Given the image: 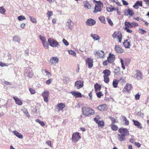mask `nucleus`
Instances as JSON below:
<instances>
[{
    "mask_svg": "<svg viewBox=\"0 0 149 149\" xmlns=\"http://www.w3.org/2000/svg\"><path fill=\"white\" fill-rule=\"evenodd\" d=\"M69 53L71 54H73V55H75L76 54L75 52L73 51L70 50L69 51Z\"/></svg>",
    "mask_w": 149,
    "mask_h": 149,
    "instance_id": "obj_59",
    "label": "nucleus"
},
{
    "mask_svg": "<svg viewBox=\"0 0 149 149\" xmlns=\"http://www.w3.org/2000/svg\"><path fill=\"white\" fill-rule=\"evenodd\" d=\"M139 30L140 31V32L141 34H143L146 32V31L145 30H143L142 28H139Z\"/></svg>",
    "mask_w": 149,
    "mask_h": 149,
    "instance_id": "obj_48",
    "label": "nucleus"
},
{
    "mask_svg": "<svg viewBox=\"0 0 149 149\" xmlns=\"http://www.w3.org/2000/svg\"><path fill=\"white\" fill-rule=\"evenodd\" d=\"M112 37L113 38L116 39L119 42H121L122 34L121 31H117L114 32L112 35Z\"/></svg>",
    "mask_w": 149,
    "mask_h": 149,
    "instance_id": "obj_5",
    "label": "nucleus"
},
{
    "mask_svg": "<svg viewBox=\"0 0 149 149\" xmlns=\"http://www.w3.org/2000/svg\"><path fill=\"white\" fill-rule=\"evenodd\" d=\"M101 88V86L100 85L97 84L96 83L94 85V89L95 92H97L100 90Z\"/></svg>",
    "mask_w": 149,
    "mask_h": 149,
    "instance_id": "obj_29",
    "label": "nucleus"
},
{
    "mask_svg": "<svg viewBox=\"0 0 149 149\" xmlns=\"http://www.w3.org/2000/svg\"><path fill=\"white\" fill-rule=\"evenodd\" d=\"M111 126L112 130L114 131H116L118 129V127L117 126L115 125L114 124H111Z\"/></svg>",
    "mask_w": 149,
    "mask_h": 149,
    "instance_id": "obj_36",
    "label": "nucleus"
},
{
    "mask_svg": "<svg viewBox=\"0 0 149 149\" xmlns=\"http://www.w3.org/2000/svg\"><path fill=\"white\" fill-rule=\"evenodd\" d=\"M115 51L118 53L121 54L124 52V50L119 45H116L114 48Z\"/></svg>",
    "mask_w": 149,
    "mask_h": 149,
    "instance_id": "obj_19",
    "label": "nucleus"
},
{
    "mask_svg": "<svg viewBox=\"0 0 149 149\" xmlns=\"http://www.w3.org/2000/svg\"><path fill=\"white\" fill-rule=\"evenodd\" d=\"M123 4L124 5H128V2L124 0H122Z\"/></svg>",
    "mask_w": 149,
    "mask_h": 149,
    "instance_id": "obj_61",
    "label": "nucleus"
},
{
    "mask_svg": "<svg viewBox=\"0 0 149 149\" xmlns=\"http://www.w3.org/2000/svg\"><path fill=\"white\" fill-rule=\"evenodd\" d=\"M107 59L109 63H113L115 59V55L114 54L109 53V56L107 58Z\"/></svg>",
    "mask_w": 149,
    "mask_h": 149,
    "instance_id": "obj_17",
    "label": "nucleus"
},
{
    "mask_svg": "<svg viewBox=\"0 0 149 149\" xmlns=\"http://www.w3.org/2000/svg\"><path fill=\"white\" fill-rule=\"evenodd\" d=\"M122 78H120V80H114L113 81V85L114 88H116L118 86V84L119 82L122 79Z\"/></svg>",
    "mask_w": 149,
    "mask_h": 149,
    "instance_id": "obj_31",
    "label": "nucleus"
},
{
    "mask_svg": "<svg viewBox=\"0 0 149 149\" xmlns=\"http://www.w3.org/2000/svg\"><path fill=\"white\" fill-rule=\"evenodd\" d=\"M48 42L49 45L52 47H57L58 45V42L52 38H49L48 39Z\"/></svg>",
    "mask_w": 149,
    "mask_h": 149,
    "instance_id": "obj_9",
    "label": "nucleus"
},
{
    "mask_svg": "<svg viewBox=\"0 0 149 149\" xmlns=\"http://www.w3.org/2000/svg\"><path fill=\"white\" fill-rule=\"evenodd\" d=\"M86 64L87 65L89 68H91L93 66V61L91 58H88L86 61Z\"/></svg>",
    "mask_w": 149,
    "mask_h": 149,
    "instance_id": "obj_15",
    "label": "nucleus"
},
{
    "mask_svg": "<svg viewBox=\"0 0 149 149\" xmlns=\"http://www.w3.org/2000/svg\"><path fill=\"white\" fill-rule=\"evenodd\" d=\"M42 95L44 98L45 102H47L49 101V92L47 91H44L42 94Z\"/></svg>",
    "mask_w": 149,
    "mask_h": 149,
    "instance_id": "obj_11",
    "label": "nucleus"
},
{
    "mask_svg": "<svg viewBox=\"0 0 149 149\" xmlns=\"http://www.w3.org/2000/svg\"><path fill=\"white\" fill-rule=\"evenodd\" d=\"M96 56L99 57L104 58V56L105 54L102 51H98L96 52L95 54Z\"/></svg>",
    "mask_w": 149,
    "mask_h": 149,
    "instance_id": "obj_20",
    "label": "nucleus"
},
{
    "mask_svg": "<svg viewBox=\"0 0 149 149\" xmlns=\"http://www.w3.org/2000/svg\"><path fill=\"white\" fill-rule=\"evenodd\" d=\"M81 138V136L78 132H75L72 135V140L74 142H78Z\"/></svg>",
    "mask_w": 149,
    "mask_h": 149,
    "instance_id": "obj_8",
    "label": "nucleus"
},
{
    "mask_svg": "<svg viewBox=\"0 0 149 149\" xmlns=\"http://www.w3.org/2000/svg\"><path fill=\"white\" fill-rule=\"evenodd\" d=\"M143 1L147 6H149V0H143Z\"/></svg>",
    "mask_w": 149,
    "mask_h": 149,
    "instance_id": "obj_62",
    "label": "nucleus"
},
{
    "mask_svg": "<svg viewBox=\"0 0 149 149\" xmlns=\"http://www.w3.org/2000/svg\"><path fill=\"white\" fill-rule=\"evenodd\" d=\"M96 94L97 97L98 98H100L101 96H103V94H102V92L101 91H100L98 92H97L96 93Z\"/></svg>",
    "mask_w": 149,
    "mask_h": 149,
    "instance_id": "obj_45",
    "label": "nucleus"
},
{
    "mask_svg": "<svg viewBox=\"0 0 149 149\" xmlns=\"http://www.w3.org/2000/svg\"><path fill=\"white\" fill-rule=\"evenodd\" d=\"M99 19L101 22L104 24H106V21L105 17L104 16H100L99 17Z\"/></svg>",
    "mask_w": 149,
    "mask_h": 149,
    "instance_id": "obj_37",
    "label": "nucleus"
},
{
    "mask_svg": "<svg viewBox=\"0 0 149 149\" xmlns=\"http://www.w3.org/2000/svg\"><path fill=\"white\" fill-rule=\"evenodd\" d=\"M71 93L74 96L75 98L82 97L81 94L80 92L72 91L71 92Z\"/></svg>",
    "mask_w": 149,
    "mask_h": 149,
    "instance_id": "obj_25",
    "label": "nucleus"
},
{
    "mask_svg": "<svg viewBox=\"0 0 149 149\" xmlns=\"http://www.w3.org/2000/svg\"><path fill=\"white\" fill-rule=\"evenodd\" d=\"M84 82L79 80L76 81L74 84V86L76 87L77 89H79L82 88L84 86Z\"/></svg>",
    "mask_w": 149,
    "mask_h": 149,
    "instance_id": "obj_13",
    "label": "nucleus"
},
{
    "mask_svg": "<svg viewBox=\"0 0 149 149\" xmlns=\"http://www.w3.org/2000/svg\"><path fill=\"white\" fill-rule=\"evenodd\" d=\"M96 4H95L93 12L96 13L101 11V8L103 6V4L100 1H96Z\"/></svg>",
    "mask_w": 149,
    "mask_h": 149,
    "instance_id": "obj_6",
    "label": "nucleus"
},
{
    "mask_svg": "<svg viewBox=\"0 0 149 149\" xmlns=\"http://www.w3.org/2000/svg\"><path fill=\"white\" fill-rule=\"evenodd\" d=\"M13 133L16 136L18 137L20 139H22L23 138V136L22 135L19 133L18 132L16 131H14L13 132Z\"/></svg>",
    "mask_w": 149,
    "mask_h": 149,
    "instance_id": "obj_32",
    "label": "nucleus"
},
{
    "mask_svg": "<svg viewBox=\"0 0 149 149\" xmlns=\"http://www.w3.org/2000/svg\"><path fill=\"white\" fill-rule=\"evenodd\" d=\"M13 98L15 101L16 104L19 105H21L22 104V100L18 98L13 97Z\"/></svg>",
    "mask_w": 149,
    "mask_h": 149,
    "instance_id": "obj_26",
    "label": "nucleus"
},
{
    "mask_svg": "<svg viewBox=\"0 0 149 149\" xmlns=\"http://www.w3.org/2000/svg\"><path fill=\"white\" fill-rule=\"evenodd\" d=\"M42 44L43 45L45 49L48 48L49 45L46 41L45 42H42Z\"/></svg>",
    "mask_w": 149,
    "mask_h": 149,
    "instance_id": "obj_44",
    "label": "nucleus"
},
{
    "mask_svg": "<svg viewBox=\"0 0 149 149\" xmlns=\"http://www.w3.org/2000/svg\"><path fill=\"white\" fill-rule=\"evenodd\" d=\"M29 17L31 21L33 23H36L37 22L36 19L35 18L31 16H29Z\"/></svg>",
    "mask_w": 149,
    "mask_h": 149,
    "instance_id": "obj_41",
    "label": "nucleus"
},
{
    "mask_svg": "<svg viewBox=\"0 0 149 149\" xmlns=\"http://www.w3.org/2000/svg\"><path fill=\"white\" fill-rule=\"evenodd\" d=\"M138 26V24L134 22L131 23L129 22L125 21V28L124 29L126 30L127 32L129 33H132V31L130 29Z\"/></svg>",
    "mask_w": 149,
    "mask_h": 149,
    "instance_id": "obj_2",
    "label": "nucleus"
},
{
    "mask_svg": "<svg viewBox=\"0 0 149 149\" xmlns=\"http://www.w3.org/2000/svg\"><path fill=\"white\" fill-rule=\"evenodd\" d=\"M59 59L56 57H52L50 58V62L53 65L58 63Z\"/></svg>",
    "mask_w": 149,
    "mask_h": 149,
    "instance_id": "obj_21",
    "label": "nucleus"
},
{
    "mask_svg": "<svg viewBox=\"0 0 149 149\" xmlns=\"http://www.w3.org/2000/svg\"><path fill=\"white\" fill-rule=\"evenodd\" d=\"M118 132L121 134H117V138L120 141L125 140V136L129 134V132L128 130L126 128H120L118 130Z\"/></svg>",
    "mask_w": 149,
    "mask_h": 149,
    "instance_id": "obj_1",
    "label": "nucleus"
},
{
    "mask_svg": "<svg viewBox=\"0 0 149 149\" xmlns=\"http://www.w3.org/2000/svg\"><path fill=\"white\" fill-rule=\"evenodd\" d=\"M39 38L40 40L42 42L46 41L45 38L42 35H40L39 36Z\"/></svg>",
    "mask_w": 149,
    "mask_h": 149,
    "instance_id": "obj_46",
    "label": "nucleus"
},
{
    "mask_svg": "<svg viewBox=\"0 0 149 149\" xmlns=\"http://www.w3.org/2000/svg\"><path fill=\"white\" fill-rule=\"evenodd\" d=\"M52 79H49L47 80L46 81V84H47L49 85V84L52 81Z\"/></svg>",
    "mask_w": 149,
    "mask_h": 149,
    "instance_id": "obj_55",
    "label": "nucleus"
},
{
    "mask_svg": "<svg viewBox=\"0 0 149 149\" xmlns=\"http://www.w3.org/2000/svg\"><path fill=\"white\" fill-rule=\"evenodd\" d=\"M29 90L31 94H34L36 93L35 90L32 88H30Z\"/></svg>",
    "mask_w": 149,
    "mask_h": 149,
    "instance_id": "obj_49",
    "label": "nucleus"
},
{
    "mask_svg": "<svg viewBox=\"0 0 149 149\" xmlns=\"http://www.w3.org/2000/svg\"><path fill=\"white\" fill-rule=\"evenodd\" d=\"M63 42L65 45L66 46L69 45L68 42L65 39H63Z\"/></svg>",
    "mask_w": 149,
    "mask_h": 149,
    "instance_id": "obj_54",
    "label": "nucleus"
},
{
    "mask_svg": "<svg viewBox=\"0 0 149 149\" xmlns=\"http://www.w3.org/2000/svg\"><path fill=\"white\" fill-rule=\"evenodd\" d=\"M135 98L136 100H139L140 98V95L138 94H137L135 95Z\"/></svg>",
    "mask_w": 149,
    "mask_h": 149,
    "instance_id": "obj_63",
    "label": "nucleus"
},
{
    "mask_svg": "<svg viewBox=\"0 0 149 149\" xmlns=\"http://www.w3.org/2000/svg\"><path fill=\"white\" fill-rule=\"evenodd\" d=\"M123 121L125 122V124L126 125H128L129 124V122L126 117L123 116Z\"/></svg>",
    "mask_w": 149,
    "mask_h": 149,
    "instance_id": "obj_34",
    "label": "nucleus"
},
{
    "mask_svg": "<svg viewBox=\"0 0 149 149\" xmlns=\"http://www.w3.org/2000/svg\"><path fill=\"white\" fill-rule=\"evenodd\" d=\"M65 107V104L61 103H58L56 107L58 110V111H60L62 110Z\"/></svg>",
    "mask_w": 149,
    "mask_h": 149,
    "instance_id": "obj_22",
    "label": "nucleus"
},
{
    "mask_svg": "<svg viewBox=\"0 0 149 149\" xmlns=\"http://www.w3.org/2000/svg\"><path fill=\"white\" fill-rule=\"evenodd\" d=\"M46 143L50 147H52L51 142V141L49 140L48 141L46 142Z\"/></svg>",
    "mask_w": 149,
    "mask_h": 149,
    "instance_id": "obj_60",
    "label": "nucleus"
},
{
    "mask_svg": "<svg viewBox=\"0 0 149 149\" xmlns=\"http://www.w3.org/2000/svg\"><path fill=\"white\" fill-rule=\"evenodd\" d=\"M68 26L69 28H71L73 26L74 24L70 19L68 20Z\"/></svg>",
    "mask_w": 149,
    "mask_h": 149,
    "instance_id": "obj_35",
    "label": "nucleus"
},
{
    "mask_svg": "<svg viewBox=\"0 0 149 149\" xmlns=\"http://www.w3.org/2000/svg\"><path fill=\"white\" fill-rule=\"evenodd\" d=\"M102 73L104 74L103 77L104 82L106 83H108L109 81V76L111 74V72L109 70L106 69L103 70Z\"/></svg>",
    "mask_w": 149,
    "mask_h": 149,
    "instance_id": "obj_4",
    "label": "nucleus"
},
{
    "mask_svg": "<svg viewBox=\"0 0 149 149\" xmlns=\"http://www.w3.org/2000/svg\"><path fill=\"white\" fill-rule=\"evenodd\" d=\"M109 63L108 59L107 60L104 61L103 62V64L104 66H106L107 65L108 63Z\"/></svg>",
    "mask_w": 149,
    "mask_h": 149,
    "instance_id": "obj_57",
    "label": "nucleus"
},
{
    "mask_svg": "<svg viewBox=\"0 0 149 149\" xmlns=\"http://www.w3.org/2000/svg\"><path fill=\"white\" fill-rule=\"evenodd\" d=\"M132 86L130 84L127 83L126 84V86L123 89V93L127 92L128 93L129 91L132 89Z\"/></svg>",
    "mask_w": 149,
    "mask_h": 149,
    "instance_id": "obj_12",
    "label": "nucleus"
},
{
    "mask_svg": "<svg viewBox=\"0 0 149 149\" xmlns=\"http://www.w3.org/2000/svg\"><path fill=\"white\" fill-rule=\"evenodd\" d=\"M86 24L89 26H92L95 24L96 22L94 20H93L91 19H90L86 21Z\"/></svg>",
    "mask_w": 149,
    "mask_h": 149,
    "instance_id": "obj_24",
    "label": "nucleus"
},
{
    "mask_svg": "<svg viewBox=\"0 0 149 149\" xmlns=\"http://www.w3.org/2000/svg\"><path fill=\"white\" fill-rule=\"evenodd\" d=\"M135 73L134 74V77L137 80H140L143 79V74L141 72L138 70L135 71Z\"/></svg>",
    "mask_w": 149,
    "mask_h": 149,
    "instance_id": "obj_7",
    "label": "nucleus"
},
{
    "mask_svg": "<svg viewBox=\"0 0 149 149\" xmlns=\"http://www.w3.org/2000/svg\"><path fill=\"white\" fill-rule=\"evenodd\" d=\"M134 143V144L138 148L140 147L141 146V144L139 142H135Z\"/></svg>",
    "mask_w": 149,
    "mask_h": 149,
    "instance_id": "obj_56",
    "label": "nucleus"
},
{
    "mask_svg": "<svg viewBox=\"0 0 149 149\" xmlns=\"http://www.w3.org/2000/svg\"><path fill=\"white\" fill-rule=\"evenodd\" d=\"M109 118L111 120V124H115L116 123V119L115 118L111 116H110L109 117Z\"/></svg>",
    "mask_w": 149,
    "mask_h": 149,
    "instance_id": "obj_40",
    "label": "nucleus"
},
{
    "mask_svg": "<svg viewBox=\"0 0 149 149\" xmlns=\"http://www.w3.org/2000/svg\"><path fill=\"white\" fill-rule=\"evenodd\" d=\"M132 121L134 123V125L138 128L142 129L143 128L142 125L139 122L134 119H133Z\"/></svg>",
    "mask_w": 149,
    "mask_h": 149,
    "instance_id": "obj_16",
    "label": "nucleus"
},
{
    "mask_svg": "<svg viewBox=\"0 0 149 149\" xmlns=\"http://www.w3.org/2000/svg\"><path fill=\"white\" fill-rule=\"evenodd\" d=\"M47 14L48 16H51L53 15L52 12L51 11H48Z\"/></svg>",
    "mask_w": 149,
    "mask_h": 149,
    "instance_id": "obj_52",
    "label": "nucleus"
},
{
    "mask_svg": "<svg viewBox=\"0 0 149 149\" xmlns=\"http://www.w3.org/2000/svg\"><path fill=\"white\" fill-rule=\"evenodd\" d=\"M107 22L109 23V24L111 26H113V24L111 20L110 19H109L108 18H107Z\"/></svg>",
    "mask_w": 149,
    "mask_h": 149,
    "instance_id": "obj_51",
    "label": "nucleus"
},
{
    "mask_svg": "<svg viewBox=\"0 0 149 149\" xmlns=\"http://www.w3.org/2000/svg\"><path fill=\"white\" fill-rule=\"evenodd\" d=\"M120 62H121V67L123 70H125V64L126 63H124V61H123V60L122 59V58H120Z\"/></svg>",
    "mask_w": 149,
    "mask_h": 149,
    "instance_id": "obj_39",
    "label": "nucleus"
},
{
    "mask_svg": "<svg viewBox=\"0 0 149 149\" xmlns=\"http://www.w3.org/2000/svg\"><path fill=\"white\" fill-rule=\"evenodd\" d=\"M82 113L86 116L93 115L95 113V111L92 108L89 107H83L82 108Z\"/></svg>",
    "mask_w": 149,
    "mask_h": 149,
    "instance_id": "obj_3",
    "label": "nucleus"
},
{
    "mask_svg": "<svg viewBox=\"0 0 149 149\" xmlns=\"http://www.w3.org/2000/svg\"><path fill=\"white\" fill-rule=\"evenodd\" d=\"M13 39L14 40H16L19 43V42L20 41V38L17 36H15L13 38Z\"/></svg>",
    "mask_w": 149,
    "mask_h": 149,
    "instance_id": "obj_50",
    "label": "nucleus"
},
{
    "mask_svg": "<svg viewBox=\"0 0 149 149\" xmlns=\"http://www.w3.org/2000/svg\"><path fill=\"white\" fill-rule=\"evenodd\" d=\"M120 70V69L119 68H117L115 69L114 71V73L115 74V75H117L119 73Z\"/></svg>",
    "mask_w": 149,
    "mask_h": 149,
    "instance_id": "obj_43",
    "label": "nucleus"
},
{
    "mask_svg": "<svg viewBox=\"0 0 149 149\" xmlns=\"http://www.w3.org/2000/svg\"><path fill=\"white\" fill-rule=\"evenodd\" d=\"M134 14L133 11L132 9H126L124 11V15L126 16L129 15L130 16L132 17Z\"/></svg>",
    "mask_w": 149,
    "mask_h": 149,
    "instance_id": "obj_14",
    "label": "nucleus"
},
{
    "mask_svg": "<svg viewBox=\"0 0 149 149\" xmlns=\"http://www.w3.org/2000/svg\"><path fill=\"white\" fill-rule=\"evenodd\" d=\"M134 139L133 138H131L130 139V142L132 143H134Z\"/></svg>",
    "mask_w": 149,
    "mask_h": 149,
    "instance_id": "obj_64",
    "label": "nucleus"
},
{
    "mask_svg": "<svg viewBox=\"0 0 149 149\" xmlns=\"http://www.w3.org/2000/svg\"><path fill=\"white\" fill-rule=\"evenodd\" d=\"M43 70L46 73L47 75H50V77L52 75L51 73L50 72L47 70H46L43 69Z\"/></svg>",
    "mask_w": 149,
    "mask_h": 149,
    "instance_id": "obj_58",
    "label": "nucleus"
},
{
    "mask_svg": "<svg viewBox=\"0 0 149 149\" xmlns=\"http://www.w3.org/2000/svg\"><path fill=\"white\" fill-rule=\"evenodd\" d=\"M84 7L86 9H90L91 6L90 4L88 1H85L83 2Z\"/></svg>",
    "mask_w": 149,
    "mask_h": 149,
    "instance_id": "obj_28",
    "label": "nucleus"
},
{
    "mask_svg": "<svg viewBox=\"0 0 149 149\" xmlns=\"http://www.w3.org/2000/svg\"><path fill=\"white\" fill-rule=\"evenodd\" d=\"M94 120L96 123L98 124V127H102L104 125V123L103 120L99 121L96 118H95Z\"/></svg>",
    "mask_w": 149,
    "mask_h": 149,
    "instance_id": "obj_18",
    "label": "nucleus"
},
{
    "mask_svg": "<svg viewBox=\"0 0 149 149\" xmlns=\"http://www.w3.org/2000/svg\"><path fill=\"white\" fill-rule=\"evenodd\" d=\"M123 44L126 48H129L131 45L130 42L128 41L127 39L124 40L123 43Z\"/></svg>",
    "mask_w": 149,
    "mask_h": 149,
    "instance_id": "obj_27",
    "label": "nucleus"
},
{
    "mask_svg": "<svg viewBox=\"0 0 149 149\" xmlns=\"http://www.w3.org/2000/svg\"><path fill=\"white\" fill-rule=\"evenodd\" d=\"M108 12H112L116 10V9L112 5H110L106 8Z\"/></svg>",
    "mask_w": 149,
    "mask_h": 149,
    "instance_id": "obj_30",
    "label": "nucleus"
},
{
    "mask_svg": "<svg viewBox=\"0 0 149 149\" xmlns=\"http://www.w3.org/2000/svg\"><path fill=\"white\" fill-rule=\"evenodd\" d=\"M91 36L95 40H98L100 39L99 36L97 34H91Z\"/></svg>",
    "mask_w": 149,
    "mask_h": 149,
    "instance_id": "obj_33",
    "label": "nucleus"
},
{
    "mask_svg": "<svg viewBox=\"0 0 149 149\" xmlns=\"http://www.w3.org/2000/svg\"><path fill=\"white\" fill-rule=\"evenodd\" d=\"M97 109L100 111H106L108 109V106L106 104H101L99 105Z\"/></svg>",
    "mask_w": 149,
    "mask_h": 149,
    "instance_id": "obj_10",
    "label": "nucleus"
},
{
    "mask_svg": "<svg viewBox=\"0 0 149 149\" xmlns=\"http://www.w3.org/2000/svg\"><path fill=\"white\" fill-rule=\"evenodd\" d=\"M36 122L39 123L42 126H44L45 125V124L43 121H41L39 119H37L36 120Z\"/></svg>",
    "mask_w": 149,
    "mask_h": 149,
    "instance_id": "obj_38",
    "label": "nucleus"
},
{
    "mask_svg": "<svg viewBox=\"0 0 149 149\" xmlns=\"http://www.w3.org/2000/svg\"><path fill=\"white\" fill-rule=\"evenodd\" d=\"M0 66L1 67L7 66L8 65L6 63H4L0 62Z\"/></svg>",
    "mask_w": 149,
    "mask_h": 149,
    "instance_id": "obj_53",
    "label": "nucleus"
},
{
    "mask_svg": "<svg viewBox=\"0 0 149 149\" xmlns=\"http://www.w3.org/2000/svg\"><path fill=\"white\" fill-rule=\"evenodd\" d=\"M18 19L19 21H22L26 19V18L23 15H20L18 17Z\"/></svg>",
    "mask_w": 149,
    "mask_h": 149,
    "instance_id": "obj_47",
    "label": "nucleus"
},
{
    "mask_svg": "<svg viewBox=\"0 0 149 149\" xmlns=\"http://www.w3.org/2000/svg\"><path fill=\"white\" fill-rule=\"evenodd\" d=\"M6 12V10L3 7H0V13L4 14Z\"/></svg>",
    "mask_w": 149,
    "mask_h": 149,
    "instance_id": "obj_42",
    "label": "nucleus"
},
{
    "mask_svg": "<svg viewBox=\"0 0 149 149\" xmlns=\"http://www.w3.org/2000/svg\"><path fill=\"white\" fill-rule=\"evenodd\" d=\"M139 6L142 7L143 6L142 2V1H137L133 7L136 9H138L139 8Z\"/></svg>",
    "mask_w": 149,
    "mask_h": 149,
    "instance_id": "obj_23",
    "label": "nucleus"
}]
</instances>
